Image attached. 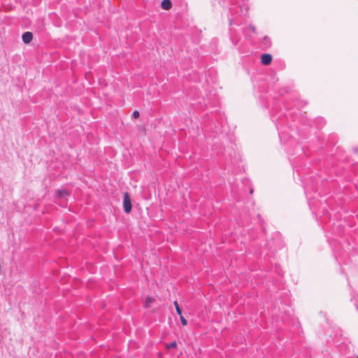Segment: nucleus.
Instances as JSON below:
<instances>
[{"label":"nucleus","mask_w":358,"mask_h":358,"mask_svg":"<svg viewBox=\"0 0 358 358\" xmlns=\"http://www.w3.org/2000/svg\"><path fill=\"white\" fill-rule=\"evenodd\" d=\"M173 304H174V306L176 308V310L177 314L179 315L180 316H181L182 310L180 308V306H179L178 303L176 301H175L173 302Z\"/></svg>","instance_id":"0eeeda50"},{"label":"nucleus","mask_w":358,"mask_h":358,"mask_svg":"<svg viewBox=\"0 0 358 358\" xmlns=\"http://www.w3.org/2000/svg\"><path fill=\"white\" fill-rule=\"evenodd\" d=\"M161 7L164 10H169L172 7V3L171 0H162L161 3Z\"/></svg>","instance_id":"20e7f679"},{"label":"nucleus","mask_w":358,"mask_h":358,"mask_svg":"<svg viewBox=\"0 0 358 358\" xmlns=\"http://www.w3.org/2000/svg\"><path fill=\"white\" fill-rule=\"evenodd\" d=\"M271 62H272V56L270 54L265 53V54L262 55L261 62L264 65H268L271 63Z\"/></svg>","instance_id":"f03ea898"},{"label":"nucleus","mask_w":358,"mask_h":358,"mask_svg":"<svg viewBox=\"0 0 358 358\" xmlns=\"http://www.w3.org/2000/svg\"><path fill=\"white\" fill-rule=\"evenodd\" d=\"M22 38L25 44H28L31 41L33 38V34L31 32L29 31L24 32L22 34Z\"/></svg>","instance_id":"7ed1b4c3"},{"label":"nucleus","mask_w":358,"mask_h":358,"mask_svg":"<svg viewBox=\"0 0 358 358\" xmlns=\"http://www.w3.org/2000/svg\"><path fill=\"white\" fill-rule=\"evenodd\" d=\"M249 28L252 31V32H255V27L254 25H252V24H250L249 25Z\"/></svg>","instance_id":"f8f14e48"},{"label":"nucleus","mask_w":358,"mask_h":358,"mask_svg":"<svg viewBox=\"0 0 358 358\" xmlns=\"http://www.w3.org/2000/svg\"><path fill=\"white\" fill-rule=\"evenodd\" d=\"M123 207H124V210L126 213H129L131 211L132 204H131L130 195L128 192H125L124 194Z\"/></svg>","instance_id":"f257e3e1"},{"label":"nucleus","mask_w":358,"mask_h":358,"mask_svg":"<svg viewBox=\"0 0 358 358\" xmlns=\"http://www.w3.org/2000/svg\"><path fill=\"white\" fill-rule=\"evenodd\" d=\"M176 347H177L176 341H173V342L166 345V348L169 350L172 349V348H176Z\"/></svg>","instance_id":"6e6552de"},{"label":"nucleus","mask_w":358,"mask_h":358,"mask_svg":"<svg viewBox=\"0 0 358 358\" xmlns=\"http://www.w3.org/2000/svg\"><path fill=\"white\" fill-rule=\"evenodd\" d=\"M252 192H253V189H251L250 190V194H252Z\"/></svg>","instance_id":"ddd939ff"},{"label":"nucleus","mask_w":358,"mask_h":358,"mask_svg":"<svg viewBox=\"0 0 358 358\" xmlns=\"http://www.w3.org/2000/svg\"><path fill=\"white\" fill-rule=\"evenodd\" d=\"M155 301L154 298L148 296L144 301V307L149 308L150 304Z\"/></svg>","instance_id":"39448f33"},{"label":"nucleus","mask_w":358,"mask_h":358,"mask_svg":"<svg viewBox=\"0 0 358 358\" xmlns=\"http://www.w3.org/2000/svg\"><path fill=\"white\" fill-rule=\"evenodd\" d=\"M357 358H358V356H357Z\"/></svg>","instance_id":"4468645a"},{"label":"nucleus","mask_w":358,"mask_h":358,"mask_svg":"<svg viewBox=\"0 0 358 358\" xmlns=\"http://www.w3.org/2000/svg\"><path fill=\"white\" fill-rule=\"evenodd\" d=\"M59 197H66L69 194V192L66 189H59L57 192Z\"/></svg>","instance_id":"423d86ee"},{"label":"nucleus","mask_w":358,"mask_h":358,"mask_svg":"<svg viewBox=\"0 0 358 358\" xmlns=\"http://www.w3.org/2000/svg\"><path fill=\"white\" fill-rule=\"evenodd\" d=\"M263 43H264L265 45H270V42H269V38H267L266 36H265L263 39Z\"/></svg>","instance_id":"9b49d317"},{"label":"nucleus","mask_w":358,"mask_h":358,"mask_svg":"<svg viewBox=\"0 0 358 358\" xmlns=\"http://www.w3.org/2000/svg\"><path fill=\"white\" fill-rule=\"evenodd\" d=\"M140 115V113L138 110H134L132 114V117L134 118H138Z\"/></svg>","instance_id":"9d476101"},{"label":"nucleus","mask_w":358,"mask_h":358,"mask_svg":"<svg viewBox=\"0 0 358 358\" xmlns=\"http://www.w3.org/2000/svg\"><path fill=\"white\" fill-rule=\"evenodd\" d=\"M180 322L182 323V324L183 326H185L187 324V320L182 316V315L181 314V316H180Z\"/></svg>","instance_id":"1a4fd4ad"}]
</instances>
